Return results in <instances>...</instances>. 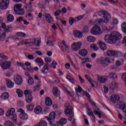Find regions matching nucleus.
<instances>
[{
  "instance_id": "obj_33",
  "label": "nucleus",
  "mask_w": 126,
  "mask_h": 126,
  "mask_svg": "<svg viewBox=\"0 0 126 126\" xmlns=\"http://www.w3.org/2000/svg\"><path fill=\"white\" fill-rule=\"evenodd\" d=\"M66 123H67V120H66L65 118H62L59 121L60 126H63L64 125H66Z\"/></svg>"
},
{
  "instance_id": "obj_60",
  "label": "nucleus",
  "mask_w": 126,
  "mask_h": 126,
  "mask_svg": "<svg viewBox=\"0 0 126 126\" xmlns=\"http://www.w3.org/2000/svg\"><path fill=\"white\" fill-rule=\"evenodd\" d=\"M62 13V11L61 10H58L54 13L55 16H59V15Z\"/></svg>"
},
{
  "instance_id": "obj_46",
  "label": "nucleus",
  "mask_w": 126,
  "mask_h": 126,
  "mask_svg": "<svg viewBox=\"0 0 126 126\" xmlns=\"http://www.w3.org/2000/svg\"><path fill=\"white\" fill-rule=\"evenodd\" d=\"M28 84L29 85H34V79L32 77H30L28 80Z\"/></svg>"
},
{
  "instance_id": "obj_22",
  "label": "nucleus",
  "mask_w": 126,
  "mask_h": 126,
  "mask_svg": "<svg viewBox=\"0 0 126 126\" xmlns=\"http://www.w3.org/2000/svg\"><path fill=\"white\" fill-rule=\"evenodd\" d=\"M118 84L116 82H113L110 83V89L111 90H114V89H116L118 88Z\"/></svg>"
},
{
  "instance_id": "obj_54",
  "label": "nucleus",
  "mask_w": 126,
  "mask_h": 126,
  "mask_svg": "<svg viewBox=\"0 0 126 126\" xmlns=\"http://www.w3.org/2000/svg\"><path fill=\"white\" fill-rule=\"evenodd\" d=\"M0 58L3 60H7L8 59V57L4 55L3 53L0 54Z\"/></svg>"
},
{
  "instance_id": "obj_13",
  "label": "nucleus",
  "mask_w": 126,
  "mask_h": 126,
  "mask_svg": "<svg viewBox=\"0 0 126 126\" xmlns=\"http://www.w3.org/2000/svg\"><path fill=\"white\" fill-rule=\"evenodd\" d=\"M49 63H45L41 70V73L42 74H48L49 73Z\"/></svg>"
},
{
  "instance_id": "obj_43",
  "label": "nucleus",
  "mask_w": 126,
  "mask_h": 126,
  "mask_svg": "<svg viewBox=\"0 0 126 126\" xmlns=\"http://www.w3.org/2000/svg\"><path fill=\"white\" fill-rule=\"evenodd\" d=\"M115 61V59L112 58H105V62H107L108 63H111Z\"/></svg>"
},
{
  "instance_id": "obj_25",
  "label": "nucleus",
  "mask_w": 126,
  "mask_h": 126,
  "mask_svg": "<svg viewBox=\"0 0 126 126\" xmlns=\"http://www.w3.org/2000/svg\"><path fill=\"white\" fill-rule=\"evenodd\" d=\"M35 63H39V66H42V65H44V61L42 59L40 58H37L35 60Z\"/></svg>"
},
{
  "instance_id": "obj_24",
  "label": "nucleus",
  "mask_w": 126,
  "mask_h": 126,
  "mask_svg": "<svg viewBox=\"0 0 126 126\" xmlns=\"http://www.w3.org/2000/svg\"><path fill=\"white\" fill-rule=\"evenodd\" d=\"M34 112L35 114L39 115L42 112V107L39 105L37 106L34 108Z\"/></svg>"
},
{
  "instance_id": "obj_40",
  "label": "nucleus",
  "mask_w": 126,
  "mask_h": 126,
  "mask_svg": "<svg viewBox=\"0 0 126 126\" xmlns=\"http://www.w3.org/2000/svg\"><path fill=\"white\" fill-rule=\"evenodd\" d=\"M32 93H33V92L31 90H26L24 92V94L25 95L29 94V96H32Z\"/></svg>"
},
{
  "instance_id": "obj_62",
  "label": "nucleus",
  "mask_w": 126,
  "mask_h": 126,
  "mask_svg": "<svg viewBox=\"0 0 126 126\" xmlns=\"http://www.w3.org/2000/svg\"><path fill=\"white\" fill-rule=\"evenodd\" d=\"M40 84H37L36 86L35 87L34 91H39V90H40Z\"/></svg>"
},
{
  "instance_id": "obj_52",
  "label": "nucleus",
  "mask_w": 126,
  "mask_h": 126,
  "mask_svg": "<svg viewBox=\"0 0 126 126\" xmlns=\"http://www.w3.org/2000/svg\"><path fill=\"white\" fill-rule=\"evenodd\" d=\"M32 100L33 99L32 98V96H29V97L26 98V101L27 103H31Z\"/></svg>"
},
{
  "instance_id": "obj_20",
  "label": "nucleus",
  "mask_w": 126,
  "mask_h": 126,
  "mask_svg": "<svg viewBox=\"0 0 126 126\" xmlns=\"http://www.w3.org/2000/svg\"><path fill=\"white\" fill-rule=\"evenodd\" d=\"M6 83L8 88H12L14 86V83L9 80L8 79H6Z\"/></svg>"
},
{
  "instance_id": "obj_50",
  "label": "nucleus",
  "mask_w": 126,
  "mask_h": 126,
  "mask_svg": "<svg viewBox=\"0 0 126 126\" xmlns=\"http://www.w3.org/2000/svg\"><path fill=\"white\" fill-rule=\"evenodd\" d=\"M27 109L28 111H32L33 109H34V105L31 103L27 107Z\"/></svg>"
},
{
  "instance_id": "obj_8",
  "label": "nucleus",
  "mask_w": 126,
  "mask_h": 126,
  "mask_svg": "<svg viewBox=\"0 0 126 126\" xmlns=\"http://www.w3.org/2000/svg\"><path fill=\"white\" fill-rule=\"evenodd\" d=\"M9 4V0H0V6L1 9H6Z\"/></svg>"
},
{
  "instance_id": "obj_2",
  "label": "nucleus",
  "mask_w": 126,
  "mask_h": 126,
  "mask_svg": "<svg viewBox=\"0 0 126 126\" xmlns=\"http://www.w3.org/2000/svg\"><path fill=\"white\" fill-rule=\"evenodd\" d=\"M36 41H37L36 43ZM22 45H29V44H32L37 47H40V44H41V38H37V40L36 38L28 39L26 40H23L21 42Z\"/></svg>"
},
{
  "instance_id": "obj_38",
  "label": "nucleus",
  "mask_w": 126,
  "mask_h": 126,
  "mask_svg": "<svg viewBox=\"0 0 126 126\" xmlns=\"http://www.w3.org/2000/svg\"><path fill=\"white\" fill-rule=\"evenodd\" d=\"M87 39L88 42H91L92 43H93L96 41V38L92 36H89Z\"/></svg>"
},
{
  "instance_id": "obj_15",
  "label": "nucleus",
  "mask_w": 126,
  "mask_h": 126,
  "mask_svg": "<svg viewBox=\"0 0 126 126\" xmlns=\"http://www.w3.org/2000/svg\"><path fill=\"white\" fill-rule=\"evenodd\" d=\"M86 106L88 110L87 114L88 115L89 117H92L93 119H95V115H94V114L93 113V111H92V110L90 109V107H89V105H88V103L86 104Z\"/></svg>"
},
{
  "instance_id": "obj_21",
  "label": "nucleus",
  "mask_w": 126,
  "mask_h": 126,
  "mask_svg": "<svg viewBox=\"0 0 126 126\" xmlns=\"http://www.w3.org/2000/svg\"><path fill=\"white\" fill-rule=\"evenodd\" d=\"M79 54L82 57H86L87 54H88V51L86 49H83L82 50H79Z\"/></svg>"
},
{
  "instance_id": "obj_9",
  "label": "nucleus",
  "mask_w": 126,
  "mask_h": 126,
  "mask_svg": "<svg viewBox=\"0 0 126 126\" xmlns=\"http://www.w3.org/2000/svg\"><path fill=\"white\" fill-rule=\"evenodd\" d=\"M81 46H82V43L81 42H75L72 45V49L75 51V52H76L80 49H81Z\"/></svg>"
},
{
  "instance_id": "obj_64",
  "label": "nucleus",
  "mask_w": 126,
  "mask_h": 126,
  "mask_svg": "<svg viewBox=\"0 0 126 126\" xmlns=\"http://www.w3.org/2000/svg\"><path fill=\"white\" fill-rule=\"evenodd\" d=\"M47 45L48 46H54V42L52 41H48L47 42Z\"/></svg>"
},
{
  "instance_id": "obj_7",
  "label": "nucleus",
  "mask_w": 126,
  "mask_h": 126,
  "mask_svg": "<svg viewBox=\"0 0 126 126\" xmlns=\"http://www.w3.org/2000/svg\"><path fill=\"white\" fill-rule=\"evenodd\" d=\"M0 65L2 69H8V68H10L11 64H10V62L8 61L3 62L2 60H0Z\"/></svg>"
},
{
  "instance_id": "obj_4",
  "label": "nucleus",
  "mask_w": 126,
  "mask_h": 126,
  "mask_svg": "<svg viewBox=\"0 0 126 126\" xmlns=\"http://www.w3.org/2000/svg\"><path fill=\"white\" fill-rule=\"evenodd\" d=\"M14 113H15V109L13 108H11L10 110L7 112L6 116V117H10V116H12L11 117L12 121H13V122H16L17 117L16 114H13Z\"/></svg>"
},
{
  "instance_id": "obj_51",
  "label": "nucleus",
  "mask_w": 126,
  "mask_h": 126,
  "mask_svg": "<svg viewBox=\"0 0 126 126\" xmlns=\"http://www.w3.org/2000/svg\"><path fill=\"white\" fill-rule=\"evenodd\" d=\"M12 27H11L10 26H7L4 29L5 32H10V31H12Z\"/></svg>"
},
{
  "instance_id": "obj_10",
  "label": "nucleus",
  "mask_w": 126,
  "mask_h": 126,
  "mask_svg": "<svg viewBox=\"0 0 126 126\" xmlns=\"http://www.w3.org/2000/svg\"><path fill=\"white\" fill-rule=\"evenodd\" d=\"M14 80L15 81V83L17 84V85H21V84H22V82H23L22 77H21L19 75H16L14 77Z\"/></svg>"
},
{
  "instance_id": "obj_16",
  "label": "nucleus",
  "mask_w": 126,
  "mask_h": 126,
  "mask_svg": "<svg viewBox=\"0 0 126 126\" xmlns=\"http://www.w3.org/2000/svg\"><path fill=\"white\" fill-rule=\"evenodd\" d=\"M117 108L120 109V110H125V109L126 108V103L124 102V101L118 102L117 104Z\"/></svg>"
},
{
  "instance_id": "obj_42",
  "label": "nucleus",
  "mask_w": 126,
  "mask_h": 126,
  "mask_svg": "<svg viewBox=\"0 0 126 126\" xmlns=\"http://www.w3.org/2000/svg\"><path fill=\"white\" fill-rule=\"evenodd\" d=\"M4 126H14V124L12 122L7 121L4 122Z\"/></svg>"
},
{
  "instance_id": "obj_53",
  "label": "nucleus",
  "mask_w": 126,
  "mask_h": 126,
  "mask_svg": "<svg viewBox=\"0 0 126 126\" xmlns=\"http://www.w3.org/2000/svg\"><path fill=\"white\" fill-rule=\"evenodd\" d=\"M17 35L18 36H20V37H26V34H25V33L22 32H17Z\"/></svg>"
},
{
  "instance_id": "obj_6",
  "label": "nucleus",
  "mask_w": 126,
  "mask_h": 126,
  "mask_svg": "<svg viewBox=\"0 0 126 126\" xmlns=\"http://www.w3.org/2000/svg\"><path fill=\"white\" fill-rule=\"evenodd\" d=\"M65 107L66 108L64 110V113L65 116H68V115H72L73 113V108H72L70 104L68 103H66L65 104Z\"/></svg>"
},
{
  "instance_id": "obj_59",
  "label": "nucleus",
  "mask_w": 126,
  "mask_h": 126,
  "mask_svg": "<svg viewBox=\"0 0 126 126\" xmlns=\"http://www.w3.org/2000/svg\"><path fill=\"white\" fill-rule=\"evenodd\" d=\"M118 23H119L118 20H117V19H113L111 24L112 25H116V24H118Z\"/></svg>"
},
{
  "instance_id": "obj_26",
  "label": "nucleus",
  "mask_w": 126,
  "mask_h": 126,
  "mask_svg": "<svg viewBox=\"0 0 126 126\" xmlns=\"http://www.w3.org/2000/svg\"><path fill=\"white\" fill-rule=\"evenodd\" d=\"M55 118H56V113L54 112H52L50 115L49 117L48 118V121H54L55 120Z\"/></svg>"
},
{
  "instance_id": "obj_17",
  "label": "nucleus",
  "mask_w": 126,
  "mask_h": 126,
  "mask_svg": "<svg viewBox=\"0 0 126 126\" xmlns=\"http://www.w3.org/2000/svg\"><path fill=\"white\" fill-rule=\"evenodd\" d=\"M97 63H100V64H102L103 66H108V64L106 63V60L105 58H104L103 57L99 58L97 60Z\"/></svg>"
},
{
  "instance_id": "obj_12",
  "label": "nucleus",
  "mask_w": 126,
  "mask_h": 126,
  "mask_svg": "<svg viewBox=\"0 0 126 126\" xmlns=\"http://www.w3.org/2000/svg\"><path fill=\"white\" fill-rule=\"evenodd\" d=\"M82 18H83L82 16H79L74 19L71 17L69 19V23L70 25H72L74 22H77L79 21V20H81Z\"/></svg>"
},
{
  "instance_id": "obj_36",
  "label": "nucleus",
  "mask_w": 126,
  "mask_h": 126,
  "mask_svg": "<svg viewBox=\"0 0 126 126\" xmlns=\"http://www.w3.org/2000/svg\"><path fill=\"white\" fill-rule=\"evenodd\" d=\"M61 50L64 52V53H68L69 52V49H68V46H61Z\"/></svg>"
},
{
  "instance_id": "obj_34",
  "label": "nucleus",
  "mask_w": 126,
  "mask_h": 126,
  "mask_svg": "<svg viewBox=\"0 0 126 126\" xmlns=\"http://www.w3.org/2000/svg\"><path fill=\"white\" fill-rule=\"evenodd\" d=\"M98 79L100 83H104L108 80V78L106 77H100Z\"/></svg>"
},
{
  "instance_id": "obj_11",
  "label": "nucleus",
  "mask_w": 126,
  "mask_h": 126,
  "mask_svg": "<svg viewBox=\"0 0 126 126\" xmlns=\"http://www.w3.org/2000/svg\"><path fill=\"white\" fill-rule=\"evenodd\" d=\"M72 114H69L68 115V121H69L70 122L72 121V126H77L76 125V123H75V118L74 117V113H72Z\"/></svg>"
},
{
  "instance_id": "obj_48",
  "label": "nucleus",
  "mask_w": 126,
  "mask_h": 126,
  "mask_svg": "<svg viewBox=\"0 0 126 126\" xmlns=\"http://www.w3.org/2000/svg\"><path fill=\"white\" fill-rule=\"evenodd\" d=\"M122 31L124 33H126V23H122L121 25Z\"/></svg>"
},
{
  "instance_id": "obj_3",
  "label": "nucleus",
  "mask_w": 126,
  "mask_h": 126,
  "mask_svg": "<svg viewBox=\"0 0 126 126\" xmlns=\"http://www.w3.org/2000/svg\"><path fill=\"white\" fill-rule=\"evenodd\" d=\"M98 14L99 16H100L101 17H103V18H104V20L103 21V22L104 23H109V20L111 19V14H110L106 11L100 10L98 12Z\"/></svg>"
},
{
  "instance_id": "obj_37",
  "label": "nucleus",
  "mask_w": 126,
  "mask_h": 126,
  "mask_svg": "<svg viewBox=\"0 0 126 126\" xmlns=\"http://www.w3.org/2000/svg\"><path fill=\"white\" fill-rule=\"evenodd\" d=\"M115 58H120L121 57H124V54L121 51H115Z\"/></svg>"
},
{
  "instance_id": "obj_39",
  "label": "nucleus",
  "mask_w": 126,
  "mask_h": 126,
  "mask_svg": "<svg viewBox=\"0 0 126 126\" xmlns=\"http://www.w3.org/2000/svg\"><path fill=\"white\" fill-rule=\"evenodd\" d=\"M22 7V4H18L15 5V6L14 7V10L15 12L17 11L18 10H19L20 8H21Z\"/></svg>"
},
{
  "instance_id": "obj_49",
  "label": "nucleus",
  "mask_w": 126,
  "mask_h": 126,
  "mask_svg": "<svg viewBox=\"0 0 126 126\" xmlns=\"http://www.w3.org/2000/svg\"><path fill=\"white\" fill-rule=\"evenodd\" d=\"M56 65H58V63H57L55 60L52 62V63L50 64V66L53 67V68L56 69Z\"/></svg>"
},
{
  "instance_id": "obj_30",
  "label": "nucleus",
  "mask_w": 126,
  "mask_h": 126,
  "mask_svg": "<svg viewBox=\"0 0 126 126\" xmlns=\"http://www.w3.org/2000/svg\"><path fill=\"white\" fill-rule=\"evenodd\" d=\"M9 97V94L8 93H5L3 94L1 96L0 98L3 100H6Z\"/></svg>"
},
{
  "instance_id": "obj_35",
  "label": "nucleus",
  "mask_w": 126,
  "mask_h": 126,
  "mask_svg": "<svg viewBox=\"0 0 126 126\" xmlns=\"http://www.w3.org/2000/svg\"><path fill=\"white\" fill-rule=\"evenodd\" d=\"M26 10L28 12L33 11V7L31 5H27L25 6Z\"/></svg>"
},
{
  "instance_id": "obj_27",
  "label": "nucleus",
  "mask_w": 126,
  "mask_h": 126,
  "mask_svg": "<svg viewBox=\"0 0 126 126\" xmlns=\"http://www.w3.org/2000/svg\"><path fill=\"white\" fill-rule=\"evenodd\" d=\"M116 51L114 50H107V55L108 57H115Z\"/></svg>"
},
{
  "instance_id": "obj_1",
  "label": "nucleus",
  "mask_w": 126,
  "mask_h": 126,
  "mask_svg": "<svg viewBox=\"0 0 126 126\" xmlns=\"http://www.w3.org/2000/svg\"><path fill=\"white\" fill-rule=\"evenodd\" d=\"M121 39H122V34L117 32H112L110 35L106 34L104 36V41L106 43L111 42L112 44H116Z\"/></svg>"
},
{
  "instance_id": "obj_19",
  "label": "nucleus",
  "mask_w": 126,
  "mask_h": 126,
  "mask_svg": "<svg viewBox=\"0 0 126 126\" xmlns=\"http://www.w3.org/2000/svg\"><path fill=\"white\" fill-rule=\"evenodd\" d=\"M20 118L23 121H26V120H28V115L24 111H22L20 114Z\"/></svg>"
},
{
  "instance_id": "obj_44",
  "label": "nucleus",
  "mask_w": 126,
  "mask_h": 126,
  "mask_svg": "<svg viewBox=\"0 0 126 126\" xmlns=\"http://www.w3.org/2000/svg\"><path fill=\"white\" fill-rule=\"evenodd\" d=\"M109 77L111 79H115L117 77V74L111 72L109 74Z\"/></svg>"
},
{
  "instance_id": "obj_45",
  "label": "nucleus",
  "mask_w": 126,
  "mask_h": 126,
  "mask_svg": "<svg viewBox=\"0 0 126 126\" xmlns=\"http://www.w3.org/2000/svg\"><path fill=\"white\" fill-rule=\"evenodd\" d=\"M66 78H67V79H68L69 81L72 83V84H74L75 82H74V80H73V78H72V77L71 76L69 75H67V76L66 77Z\"/></svg>"
},
{
  "instance_id": "obj_61",
  "label": "nucleus",
  "mask_w": 126,
  "mask_h": 126,
  "mask_svg": "<svg viewBox=\"0 0 126 126\" xmlns=\"http://www.w3.org/2000/svg\"><path fill=\"white\" fill-rule=\"evenodd\" d=\"M122 79L124 81L126 82V73H124L122 75Z\"/></svg>"
},
{
  "instance_id": "obj_41",
  "label": "nucleus",
  "mask_w": 126,
  "mask_h": 126,
  "mask_svg": "<svg viewBox=\"0 0 126 126\" xmlns=\"http://www.w3.org/2000/svg\"><path fill=\"white\" fill-rule=\"evenodd\" d=\"M16 93H17L18 97H19V98H21V97L23 96V92H22V91H21V90L19 89H17Z\"/></svg>"
},
{
  "instance_id": "obj_58",
  "label": "nucleus",
  "mask_w": 126,
  "mask_h": 126,
  "mask_svg": "<svg viewBox=\"0 0 126 126\" xmlns=\"http://www.w3.org/2000/svg\"><path fill=\"white\" fill-rule=\"evenodd\" d=\"M91 48H92V49L94 51H97L98 50V47H97V45H96L95 44L91 45Z\"/></svg>"
},
{
  "instance_id": "obj_57",
  "label": "nucleus",
  "mask_w": 126,
  "mask_h": 126,
  "mask_svg": "<svg viewBox=\"0 0 126 126\" xmlns=\"http://www.w3.org/2000/svg\"><path fill=\"white\" fill-rule=\"evenodd\" d=\"M76 93H80V92H81V91H82V88H81V87L79 86L77 88H76Z\"/></svg>"
},
{
  "instance_id": "obj_32",
  "label": "nucleus",
  "mask_w": 126,
  "mask_h": 126,
  "mask_svg": "<svg viewBox=\"0 0 126 126\" xmlns=\"http://www.w3.org/2000/svg\"><path fill=\"white\" fill-rule=\"evenodd\" d=\"M15 12L16 14H18L19 15H24V13H25V11L24 10V9L21 8Z\"/></svg>"
},
{
  "instance_id": "obj_14",
  "label": "nucleus",
  "mask_w": 126,
  "mask_h": 126,
  "mask_svg": "<svg viewBox=\"0 0 126 126\" xmlns=\"http://www.w3.org/2000/svg\"><path fill=\"white\" fill-rule=\"evenodd\" d=\"M111 101L113 103H118L120 101V96L118 94H112L110 97Z\"/></svg>"
},
{
  "instance_id": "obj_55",
  "label": "nucleus",
  "mask_w": 126,
  "mask_h": 126,
  "mask_svg": "<svg viewBox=\"0 0 126 126\" xmlns=\"http://www.w3.org/2000/svg\"><path fill=\"white\" fill-rule=\"evenodd\" d=\"M89 31V26H85L83 30V32H84V33H87Z\"/></svg>"
},
{
  "instance_id": "obj_31",
  "label": "nucleus",
  "mask_w": 126,
  "mask_h": 126,
  "mask_svg": "<svg viewBox=\"0 0 126 126\" xmlns=\"http://www.w3.org/2000/svg\"><path fill=\"white\" fill-rule=\"evenodd\" d=\"M14 20V17L12 14H9L7 17V22L9 23L10 22H12Z\"/></svg>"
},
{
  "instance_id": "obj_18",
  "label": "nucleus",
  "mask_w": 126,
  "mask_h": 126,
  "mask_svg": "<svg viewBox=\"0 0 126 126\" xmlns=\"http://www.w3.org/2000/svg\"><path fill=\"white\" fill-rule=\"evenodd\" d=\"M45 17L46 21H47L48 23H52L53 21H54L53 17H52L50 14L46 13L45 14Z\"/></svg>"
},
{
  "instance_id": "obj_23",
  "label": "nucleus",
  "mask_w": 126,
  "mask_h": 126,
  "mask_svg": "<svg viewBox=\"0 0 126 126\" xmlns=\"http://www.w3.org/2000/svg\"><path fill=\"white\" fill-rule=\"evenodd\" d=\"M74 35L76 38H82V32L78 31H74L73 32Z\"/></svg>"
},
{
  "instance_id": "obj_47",
  "label": "nucleus",
  "mask_w": 126,
  "mask_h": 126,
  "mask_svg": "<svg viewBox=\"0 0 126 126\" xmlns=\"http://www.w3.org/2000/svg\"><path fill=\"white\" fill-rule=\"evenodd\" d=\"M52 92L55 96H57L58 94H59V90H58V88L57 87H54L53 88V90L52 91Z\"/></svg>"
},
{
  "instance_id": "obj_63",
  "label": "nucleus",
  "mask_w": 126,
  "mask_h": 126,
  "mask_svg": "<svg viewBox=\"0 0 126 126\" xmlns=\"http://www.w3.org/2000/svg\"><path fill=\"white\" fill-rule=\"evenodd\" d=\"M6 33L3 32L0 35V39H5L6 37Z\"/></svg>"
},
{
  "instance_id": "obj_29",
  "label": "nucleus",
  "mask_w": 126,
  "mask_h": 126,
  "mask_svg": "<svg viewBox=\"0 0 126 126\" xmlns=\"http://www.w3.org/2000/svg\"><path fill=\"white\" fill-rule=\"evenodd\" d=\"M99 45L101 50H102V51H105V50H107V45L106 44V43L103 42H99Z\"/></svg>"
},
{
  "instance_id": "obj_56",
  "label": "nucleus",
  "mask_w": 126,
  "mask_h": 126,
  "mask_svg": "<svg viewBox=\"0 0 126 126\" xmlns=\"http://www.w3.org/2000/svg\"><path fill=\"white\" fill-rule=\"evenodd\" d=\"M45 61L46 63H49L52 62V59L50 57H45Z\"/></svg>"
},
{
  "instance_id": "obj_5",
  "label": "nucleus",
  "mask_w": 126,
  "mask_h": 126,
  "mask_svg": "<svg viewBox=\"0 0 126 126\" xmlns=\"http://www.w3.org/2000/svg\"><path fill=\"white\" fill-rule=\"evenodd\" d=\"M91 33L93 35H101L102 31L101 28L97 25L94 26L91 30Z\"/></svg>"
},
{
  "instance_id": "obj_28",
  "label": "nucleus",
  "mask_w": 126,
  "mask_h": 126,
  "mask_svg": "<svg viewBox=\"0 0 126 126\" xmlns=\"http://www.w3.org/2000/svg\"><path fill=\"white\" fill-rule=\"evenodd\" d=\"M45 104L47 106H52L53 104V101L50 97H46L45 99Z\"/></svg>"
}]
</instances>
